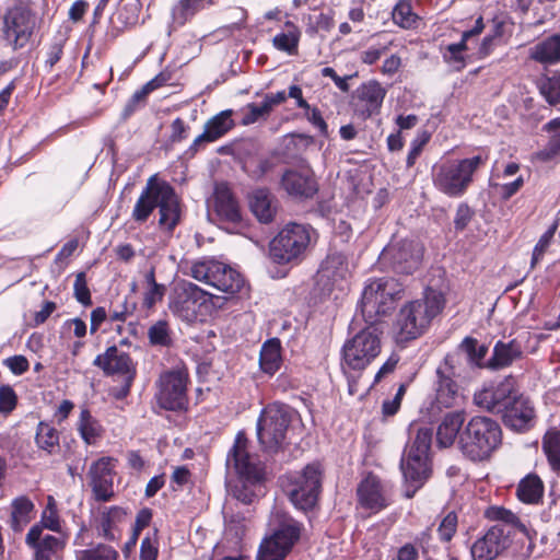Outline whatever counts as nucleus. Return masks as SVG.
<instances>
[{
	"instance_id": "obj_1",
	"label": "nucleus",
	"mask_w": 560,
	"mask_h": 560,
	"mask_svg": "<svg viewBox=\"0 0 560 560\" xmlns=\"http://www.w3.org/2000/svg\"><path fill=\"white\" fill-rule=\"evenodd\" d=\"M487 516L490 520L500 521L501 524L491 526L471 544L472 560H495L511 546L512 536L516 533H521L528 539L525 555L527 557L532 555L535 547V532L530 530L517 515L504 508L493 506L488 510Z\"/></svg>"
},
{
	"instance_id": "obj_2",
	"label": "nucleus",
	"mask_w": 560,
	"mask_h": 560,
	"mask_svg": "<svg viewBox=\"0 0 560 560\" xmlns=\"http://www.w3.org/2000/svg\"><path fill=\"white\" fill-rule=\"evenodd\" d=\"M402 294V283L392 277L369 279L363 288L350 327L357 329L363 323L382 327V318L396 308Z\"/></svg>"
},
{
	"instance_id": "obj_3",
	"label": "nucleus",
	"mask_w": 560,
	"mask_h": 560,
	"mask_svg": "<svg viewBox=\"0 0 560 560\" xmlns=\"http://www.w3.org/2000/svg\"><path fill=\"white\" fill-rule=\"evenodd\" d=\"M445 306V298L439 290L427 288L423 298L402 306L395 323V339L404 343L420 337Z\"/></svg>"
},
{
	"instance_id": "obj_4",
	"label": "nucleus",
	"mask_w": 560,
	"mask_h": 560,
	"mask_svg": "<svg viewBox=\"0 0 560 560\" xmlns=\"http://www.w3.org/2000/svg\"><path fill=\"white\" fill-rule=\"evenodd\" d=\"M247 445L246 434L240 431L226 455L228 470L233 469L240 478L232 488V494L244 504H250L254 501L256 497L254 487L264 479V466L256 455L247 451Z\"/></svg>"
},
{
	"instance_id": "obj_5",
	"label": "nucleus",
	"mask_w": 560,
	"mask_h": 560,
	"mask_svg": "<svg viewBox=\"0 0 560 560\" xmlns=\"http://www.w3.org/2000/svg\"><path fill=\"white\" fill-rule=\"evenodd\" d=\"M409 433L415 436L405 447L400 468L407 483L406 497L412 498L431 475L429 451L433 432L427 425H411Z\"/></svg>"
},
{
	"instance_id": "obj_6",
	"label": "nucleus",
	"mask_w": 560,
	"mask_h": 560,
	"mask_svg": "<svg viewBox=\"0 0 560 560\" xmlns=\"http://www.w3.org/2000/svg\"><path fill=\"white\" fill-rule=\"evenodd\" d=\"M501 442L500 424L492 418L475 416L463 427L458 447L466 458L479 463L488 460Z\"/></svg>"
},
{
	"instance_id": "obj_7",
	"label": "nucleus",
	"mask_w": 560,
	"mask_h": 560,
	"mask_svg": "<svg viewBox=\"0 0 560 560\" xmlns=\"http://www.w3.org/2000/svg\"><path fill=\"white\" fill-rule=\"evenodd\" d=\"M316 241L317 233L311 225L290 222L271 240L270 258L278 265H299Z\"/></svg>"
},
{
	"instance_id": "obj_8",
	"label": "nucleus",
	"mask_w": 560,
	"mask_h": 560,
	"mask_svg": "<svg viewBox=\"0 0 560 560\" xmlns=\"http://www.w3.org/2000/svg\"><path fill=\"white\" fill-rule=\"evenodd\" d=\"M486 160L482 155H475L435 164L432 168V180L435 188L451 198L462 197L471 185L474 174L485 165Z\"/></svg>"
},
{
	"instance_id": "obj_9",
	"label": "nucleus",
	"mask_w": 560,
	"mask_h": 560,
	"mask_svg": "<svg viewBox=\"0 0 560 560\" xmlns=\"http://www.w3.org/2000/svg\"><path fill=\"white\" fill-rule=\"evenodd\" d=\"M349 330L353 336L342 347V369L362 371L381 353L383 328L363 323L357 329L349 326Z\"/></svg>"
},
{
	"instance_id": "obj_10",
	"label": "nucleus",
	"mask_w": 560,
	"mask_h": 560,
	"mask_svg": "<svg viewBox=\"0 0 560 560\" xmlns=\"http://www.w3.org/2000/svg\"><path fill=\"white\" fill-rule=\"evenodd\" d=\"M269 527L271 534L259 546L256 560H283L301 534V524L285 512H272Z\"/></svg>"
},
{
	"instance_id": "obj_11",
	"label": "nucleus",
	"mask_w": 560,
	"mask_h": 560,
	"mask_svg": "<svg viewBox=\"0 0 560 560\" xmlns=\"http://www.w3.org/2000/svg\"><path fill=\"white\" fill-rule=\"evenodd\" d=\"M294 417L295 411L284 404H270L261 410L257 420V436L266 453L276 454L282 450Z\"/></svg>"
},
{
	"instance_id": "obj_12",
	"label": "nucleus",
	"mask_w": 560,
	"mask_h": 560,
	"mask_svg": "<svg viewBox=\"0 0 560 560\" xmlns=\"http://www.w3.org/2000/svg\"><path fill=\"white\" fill-rule=\"evenodd\" d=\"M190 275L194 279L228 294L238 293L245 285V280L237 270L214 259L194 262Z\"/></svg>"
},
{
	"instance_id": "obj_13",
	"label": "nucleus",
	"mask_w": 560,
	"mask_h": 560,
	"mask_svg": "<svg viewBox=\"0 0 560 560\" xmlns=\"http://www.w3.org/2000/svg\"><path fill=\"white\" fill-rule=\"evenodd\" d=\"M289 481L288 493L293 505L303 511L313 509L322 489L319 465H307L301 472L290 475Z\"/></svg>"
},
{
	"instance_id": "obj_14",
	"label": "nucleus",
	"mask_w": 560,
	"mask_h": 560,
	"mask_svg": "<svg viewBox=\"0 0 560 560\" xmlns=\"http://www.w3.org/2000/svg\"><path fill=\"white\" fill-rule=\"evenodd\" d=\"M36 27V16L25 5L7 10L2 19V37L14 50L25 47Z\"/></svg>"
},
{
	"instance_id": "obj_15",
	"label": "nucleus",
	"mask_w": 560,
	"mask_h": 560,
	"mask_svg": "<svg viewBox=\"0 0 560 560\" xmlns=\"http://www.w3.org/2000/svg\"><path fill=\"white\" fill-rule=\"evenodd\" d=\"M188 374L182 370L162 373L158 381L155 394L158 405L170 411H185L188 408Z\"/></svg>"
},
{
	"instance_id": "obj_16",
	"label": "nucleus",
	"mask_w": 560,
	"mask_h": 560,
	"mask_svg": "<svg viewBox=\"0 0 560 560\" xmlns=\"http://www.w3.org/2000/svg\"><path fill=\"white\" fill-rule=\"evenodd\" d=\"M462 358L459 354H447L444 361L436 369V388L433 407L452 408L458 404L460 399L458 385L454 377H460Z\"/></svg>"
},
{
	"instance_id": "obj_17",
	"label": "nucleus",
	"mask_w": 560,
	"mask_h": 560,
	"mask_svg": "<svg viewBox=\"0 0 560 560\" xmlns=\"http://www.w3.org/2000/svg\"><path fill=\"white\" fill-rule=\"evenodd\" d=\"M421 258V246L419 243L409 240L392 242L380 255V261L383 266L402 275H410L416 271Z\"/></svg>"
},
{
	"instance_id": "obj_18",
	"label": "nucleus",
	"mask_w": 560,
	"mask_h": 560,
	"mask_svg": "<svg viewBox=\"0 0 560 560\" xmlns=\"http://www.w3.org/2000/svg\"><path fill=\"white\" fill-rule=\"evenodd\" d=\"M93 364L103 370L106 375H120L124 377V384L116 395L118 398L126 397L131 387V383L136 375V370L130 355L116 346L106 349L102 354H98Z\"/></svg>"
},
{
	"instance_id": "obj_19",
	"label": "nucleus",
	"mask_w": 560,
	"mask_h": 560,
	"mask_svg": "<svg viewBox=\"0 0 560 560\" xmlns=\"http://www.w3.org/2000/svg\"><path fill=\"white\" fill-rule=\"evenodd\" d=\"M516 393L514 380L506 377L500 382H492L476 392L474 402L479 408L501 415Z\"/></svg>"
},
{
	"instance_id": "obj_20",
	"label": "nucleus",
	"mask_w": 560,
	"mask_h": 560,
	"mask_svg": "<svg viewBox=\"0 0 560 560\" xmlns=\"http://www.w3.org/2000/svg\"><path fill=\"white\" fill-rule=\"evenodd\" d=\"M357 495L363 509L377 513L392 504L393 487L377 476L369 474L359 483Z\"/></svg>"
},
{
	"instance_id": "obj_21",
	"label": "nucleus",
	"mask_w": 560,
	"mask_h": 560,
	"mask_svg": "<svg viewBox=\"0 0 560 560\" xmlns=\"http://www.w3.org/2000/svg\"><path fill=\"white\" fill-rule=\"evenodd\" d=\"M205 301L203 290L192 282L184 281L175 288L170 310L184 320H192L197 316V307Z\"/></svg>"
},
{
	"instance_id": "obj_22",
	"label": "nucleus",
	"mask_w": 560,
	"mask_h": 560,
	"mask_svg": "<svg viewBox=\"0 0 560 560\" xmlns=\"http://www.w3.org/2000/svg\"><path fill=\"white\" fill-rule=\"evenodd\" d=\"M114 462L112 457H102L89 469L90 486L96 501L108 502L114 497Z\"/></svg>"
},
{
	"instance_id": "obj_23",
	"label": "nucleus",
	"mask_w": 560,
	"mask_h": 560,
	"mask_svg": "<svg viewBox=\"0 0 560 560\" xmlns=\"http://www.w3.org/2000/svg\"><path fill=\"white\" fill-rule=\"evenodd\" d=\"M284 191L295 199H310L318 190L313 172L308 167L289 168L280 180Z\"/></svg>"
},
{
	"instance_id": "obj_24",
	"label": "nucleus",
	"mask_w": 560,
	"mask_h": 560,
	"mask_svg": "<svg viewBox=\"0 0 560 560\" xmlns=\"http://www.w3.org/2000/svg\"><path fill=\"white\" fill-rule=\"evenodd\" d=\"M159 224L167 231H173L180 220V202L175 189L165 180H159L155 186Z\"/></svg>"
},
{
	"instance_id": "obj_25",
	"label": "nucleus",
	"mask_w": 560,
	"mask_h": 560,
	"mask_svg": "<svg viewBox=\"0 0 560 560\" xmlns=\"http://www.w3.org/2000/svg\"><path fill=\"white\" fill-rule=\"evenodd\" d=\"M26 545L33 549L35 560H54L65 548V540L54 535H43L40 525H33L25 537Z\"/></svg>"
},
{
	"instance_id": "obj_26",
	"label": "nucleus",
	"mask_w": 560,
	"mask_h": 560,
	"mask_svg": "<svg viewBox=\"0 0 560 560\" xmlns=\"http://www.w3.org/2000/svg\"><path fill=\"white\" fill-rule=\"evenodd\" d=\"M511 400L506 409L501 412L504 424L515 431L528 429L535 417L532 402L528 398L520 395L518 392Z\"/></svg>"
},
{
	"instance_id": "obj_27",
	"label": "nucleus",
	"mask_w": 560,
	"mask_h": 560,
	"mask_svg": "<svg viewBox=\"0 0 560 560\" xmlns=\"http://www.w3.org/2000/svg\"><path fill=\"white\" fill-rule=\"evenodd\" d=\"M386 90L377 81H369L361 84L357 90L355 112L364 119L378 113Z\"/></svg>"
},
{
	"instance_id": "obj_28",
	"label": "nucleus",
	"mask_w": 560,
	"mask_h": 560,
	"mask_svg": "<svg viewBox=\"0 0 560 560\" xmlns=\"http://www.w3.org/2000/svg\"><path fill=\"white\" fill-rule=\"evenodd\" d=\"M214 211L224 222L237 223L242 220L238 202L225 184H219L214 188Z\"/></svg>"
},
{
	"instance_id": "obj_29",
	"label": "nucleus",
	"mask_w": 560,
	"mask_h": 560,
	"mask_svg": "<svg viewBox=\"0 0 560 560\" xmlns=\"http://www.w3.org/2000/svg\"><path fill=\"white\" fill-rule=\"evenodd\" d=\"M210 0H178L171 10L170 34L190 22L199 12L211 5Z\"/></svg>"
},
{
	"instance_id": "obj_30",
	"label": "nucleus",
	"mask_w": 560,
	"mask_h": 560,
	"mask_svg": "<svg viewBox=\"0 0 560 560\" xmlns=\"http://www.w3.org/2000/svg\"><path fill=\"white\" fill-rule=\"evenodd\" d=\"M159 184L156 176H151L145 187L142 189L136 205L132 209L131 217L138 223H144L153 210L158 208V198L155 196V186Z\"/></svg>"
},
{
	"instance_id": "obj_31",
	"label": "nucleus",
	"mask_w": 560,
	"mask_h": 560,
	"mask_svg": "<svg viewBox=\"0 0 560 560\" xmlns=\"http://www.w3.org/2000/svg\"><path fill=\"white\" fill-rule=\"evenodd\" d=\"M249 207L254 215L261 223H270L276 215V198L265 188L256 189L249 196Z\"/></svg>"
},
{
	"instance_id": "obj_32",
	"label": "nucleus",
	"mask_w": 560,
	"mask_h": 560,
	"mask_svg": "<svg viewBox=\"0 0 560 560\" xmlns=\"http://www.w3.org/2000/svg\"><path fill=\"white\" fill-rule=\"evenodd\" d=\"M522 355V347L516 340L509 342L498 341L493 347L491 358L486 366L491 370H500L511 365Z\"/></svg>"
},
{
	"instance_id": "obj_33",
	"label": "nucleus",
	"mask_w": 560,
	"mask_h": 560,
	"mask_svg": "<svg viewBox=\"0 0 560 560\" xmlns=\"http://www.w3.org/2000/svg\"><path fill=\"white\" fill-rule=\"evenodd\" d=\"M464 420L463 411H452L444 416L436 430V441L441 447L451 446L456 438L459 439Z\"/></svg>"
},
{
	"instance_id": "obj_34",
	"label": "nucleus",
	"mask_w": 560,
	"mask_h": 560,
	"mask_svg": "<svg viewBox=\"0 0 560 560\" xmlns=\"http://www.w3.org/2000/svg\"><path fill=\"white\" fill-rule=\"evenodd\" d=\"M488 353V347L486 345H479L478 341L472 337H466L458 346L457 350L451 354H459L462 358V373L464 372L465 365L471 368L483 366V359Z\"/></svg>"
},
{
	"instance_id": "obj_35",
	"label": "nucleus",
	"mask_w": 560,
	"mask_h": 560,
	"mask_svg": "<svg viewBox=\"0 0 560 560\" xmlns=\"http://www.w3.org/2000/svg\"><path fill=\"white\" fill-rule=\"evenodd\" d=\"M282 364L281 357V342L278 338L266 340L259 353V368L260 370L272 376L276 374Z\"/></svg>"
},
{
	"instance_id": "obj_36",
	"label": "nucleus",
	"mask_w": 560,
	"mask_h": 560,
	"mask_svg": "<svg viewBox=\"0 0 560 560\" xmlns=\"http://www.w3.org/2000/svg\"><path fill=\"white\" fill-rule=\"evenodd\" d=\"M529 57L539 63L560 61V35L553 34L535 44L529 49Z\"/></svg>"
},
{
	"instance_id": "obj_37",
	"label": "nucleus",
	"mask_w": 560,
	"mask_h": 560,
	"mask_svg": "<svg viewBox=\"0 0 560 560\" xmlns=\"http://www.w3.org/2000/svg\"><path fill=\"white\" fill-rule=\"evenodd\" d=\"M35 505L26 495H20L11 502L10 526L21 532L33 518Z\"/></svg>"
},
{
	"instance_id": "obj_38",
	"label": "nucleus",
	"mask_w": 560,
	"mask_h": 560,
	"mask_svg": "<svg viewBox=\"0 0 560 560\" xmlns=\"http://www.w3.org/2000/svg\"><path fill=\"white\" fill-rule=\"evenodd\" d=\"M35 444L47 455H54L60 447V433L52 424L39 421L35 432Z\"/></svg>"
},
{
	"instance_id": "obj_39",
	"label": "nucleus",
	"mask_w": 560,
	"mask_h": 560,
	"mask_svg": "<svg viewBox=\"0 0 560 560\" xmlns=\"http://www.w3.org/2000/svg\"><path fill=\"white\" fill-rule=\"evenodd\" d=\"M287 31L276 34L272 38L273 47L289 56H295L299 51V43L301 38V32L299 27L288 21L285 23Z\"/></svg>"
},
{
	"instance_id": "obj_40",
	"label": "nucleus",
	"mask_w": 560,
	"mask_h": 560,
	"mask_svg": "<svg viewBox=\"0 0 560 560\" xmlns=\"http://www.w3.org/2000/svg\"><path fill=\"white\" fill-rule=\"evenodd\" d=\"M77 430L81 439L88 445H94L97 440L102 436V425L91 415L90 410L83 408L80 412L79 420L77 422Z\"/></svg>"
},
{
	"instance_id": "obj_41",
	"label": "nucleus",
	"mask_w": 560,
	"mask_h": 560,
	"mask_svg": "<svg viewBox=\"0 0 560 560\" xmlns=\"http://www.w3.org/2000/svg\"><path fill=\"white\" fill-rule=\"evenodd\" d=\"M232 115V109H225L214 115L206 122L203 131L209 137L210 141H217L234 127Z\"/></svg>"
},
{
	"instance_id": "obj_42",
	"label": "nucleus",
	"mask_w": 560,
	"mask_h": 560,
	"mask_svg": "<svg viewBox=\"0 0 560 560\" xmlns=\"http://www.w3.org/2000/svg\"><path fill=\"white\" fill-rule=\"evenodd\" d=\"M516 493L524 503H537L544 494L542 481L537 475L529 474L520 481Z\"/></svg>"
},
{
	"instance_id": "obj_43",
	"label": "nucleus",
	"mask_w": 560,
	"mask_h": 560,
	"mask_svg": "<svg viewBox=\"0 0 560 560\" xmlns=\"http://www.w3.org/2000/svg\"><path fill=\"white\" fill-rule=\"evenodd\" d=\"M149 343L155 348L170 349L175 345L174 331L167 320L160 319L148 329Z\"/></svg>"
},
{
	"instance_id": "obj_44",
	"label": "nucleus",
	"mask_w": 560,
	"mask_h": 560,
	"mask_svg": "<svg viewBox=\"0 0 560 560\" xmlns=\"http://www.w3.org/2000/svg\"><path fill=\"white\" fill-rule=\"evenodd\" d=\"M122 514V510L116 506L110 508L107 512L103 513L97 525L98 535L105 540H116L118 538L116 523Z\"/></svg>"
},
{
	"instance_id": "obj_45",
	"label": "nucleus",
	"mask_w": 560,
	"mask_h": 560,
	"mask_svg": "<svg viewBox=\"0 0 560 560\" xmlns=\"http://www.w3.org/2000/svg\"><path fill=\"white\" fill-rule=\"evenodd\" d=\"M75 560H118V551L108 545L97 544L88 549H80L75 551Z\"/></svg>"
},
{
	"instance_id": "obj_46",
	"label": "nucleus",
	"mask_w": 560,
	"mask_h": 560,
	"mask_svg": "<svg viewBox=\"0 0 560 560\" xmlns=\"http://www.w3.org/2000/svg\"><path fill=\"white\" fill-rule=\"evenodd\" d=\"M542 447L552 469L560 472V431L547 432Z\"/></svg>"
},
{
	"instance_id": "obj_47",
	"label": "nucleus",
	"mask_w": 560,
	"mask_h": 560,
	"mask_svg": "<svg viewBox=\"0 0 560 560\" xmlns=\"http://www.w3.org/2000/svg\"><path fill=\"white\" fill-rule=\"evenodd\" d=\"M548 132L555 133L550 137L546 148L539 153L542 160H550L560 153V117L548 121L545 127Z\"/></svg>"
},
{
	"instance_id": "obj_48",
	"label": "nucleus",
	"mask_w": 560,
	"mask_h": 560,
	"mask_svg": "<svg viewBox=\"0 0 560 560\" xmlns=\"http://www.w3.org/2000/svg\"><path fill=\"white\" fill-rule=\"evenodd\" d=\"M393 21L395 24L405 30L416 27L418 16L412 12L408 2H398L393 10Z\"/></svg>"
},
{
	"instance_id": "obj_49",
	"label": "nucleus",
	"mask_w": 560,
	"mask_h": 560,
	"mask_svg": "<svg viewBox=\"0 0 560 560\" xmlns=\"http://www.w3.org/2000/svg\"><path fill=\"white\" fill-rule=\"evenodd\" d=\"M467 42L462 36L460 42L447 45L442 52L443 60L458 70L463 69L465 67L464 51L468 49Z\"/></svg>"
},
{
	"instance_id": "obj_50",
	"label": "nucleus",
	"mask_w": 560,
	"mask_h": 560,
	"mask_svg": "<svg viewBox=\"0 0 560 560\" xmlns=\"http://www.w3.org/2000/svg\"><path fill=\"white\" fill-rule=\"evenodd\" d=\"M541 95L550 105L560 103V72L545 78L539 85Z\"/></svg>"
},
{
	"instance_id": "obj_51",
	"label": "nucleus",
	"mask_w": 560,
	"mask_h": 560,
	"mask_svg": "<svg viewBox=\"0 0 560 560\" xmlns=\"http://www.w3.org/2000/svg\"><path fill=\"white\" fill-rule=\"evenodd\" d=\"M66 39L62 37L55 38L46 48L44 69L47 72H51L57 62L60 61L63 56Z\"/></svg>"
},
{
	"instance_id": "obj_52",
	"label": "nucleus",
	"mask_w": 560,
	"mask_h": 560,
	"mask_svg": "<svg viewBox=\"0 0 560 560\" xmlns=\"http://www.w3.org/2000/svg\"><path fill=\"white\" fill-rule=\"evenodd\" d=\"M269 116V112L266 106L257 103H249L242 108L241 124L243 126H249L257 122L260 119H266Z\"/></svg>"
},
{
	"instance_id": "obj_53",
	"label": "nucleus",
	"mask_w": 560,
	"mask_h": 560,
	"mask_svg": "<svg viewBox=\"0 0 560 560\" xmlns=\"http://www.w3.org/2000/svg\"><path fill=\"white\" fill-rule=\"evenodd\" d=\"M431 138L430 132L427 130L419 131L416 136V138L411 141L409 152L406 160L407 167H412L418 158L420 156L423 148L429 142Z\"/></svg>"
},
{
	"instance_id": "obj_54",
	"label": "nucleus",
	"mask_w": 560,
	"mask_h": 560,
	"mask_svg": "<svg viewBox=\"0 0 560 560\" xmlns=\"http://www.w3.org/2000/svg\"><path fill=\"white\" fill-rule=\"evenodd\" d=\"M458 518L455 512H448L438 527L439 538L443 542H450L457 530Z\"/></svg>"
},
{
	"instance_id": "obj_55",
	"label": "nucleus",
	"mask_w": 560,
	"mask_h": 560,
	"mask_svg": "<svg viewBox=\"0 0 560 560\" xmlns=\"http://www.w3.org/2000/svg\"><path fill=\"white\" fill-rule=\"evenodd\" d=\"M74 298L84 306L92 304L91 292L88 288L85 272H79L73 283Z\"/></svg>"
},
{
	"instance_id": "obj_56",
	"label": "nucleus",
	"mask_w": 560,
	"mask_h": 560,
	"mask_svg": "<svg viewBox=\"0 0 560 560\" xmlns=\"http://www.w3.org/2000/svg\"><path fill=\"white\" fill-rule=\"evenodd\" d=\"M148 95L149 93L143 86L140 90H137L126 103L121 113V118L126 120L141 108L144 105Z\"/></svg>"
},
{
	"instance_id": "obj_57",
	"label": "nucleus",
	"mask_w": 560,
	"mask_h": 560,
	"mask_svg": "<svg viewBox=\"0 0 560 560\" xmlns=\"http://www.w3.org/2000/svg\"><path fill=\"white\" fill-rule=\"evenodd\" d=\"M18 404V396L14 389L9 385L0 386V413H11Z\"/></svg>"
},
{
	"instance_id": "obj_58",
	"label": "nucleus",
	"mask_w": 560,
	"mask_h": 560,
	"mask_svg": "<svg viewBox=\"0 0 560 560\" xmlns=\"http://www.w3.org/2000/svg\"><path fill=\"white\" fill-rule=\"evenodd\" d=\"M334 25H335V21H334L332 12L331 11L320 12L319 14H317L314 18L313 24H311L307 27V33L314 34L319 30L329 32L334 27Z\"/></svg>"
},
{
	"instance_id": "obj_59",
	"label": "nucleus",
	"mask_w": 560,
	"mask_h": 560,
	"mask_svg": "<svg viewBox=\"0 0 560 560\" xmlns=\"http://www.w3.org/2000/svg\"><path fill=\"white\" fill-rule=\"evenodd\" d=\"M406 393V385L401 384L393 399L384 400L382 405L383 415L386 417L394 416L400 408L401 399Z\"/></svg>"
},
{
	"instance_id": "obj_60",
	"label": "nucleus",
	"mask_w": 560,
	"mask_h": 560,
	"mask_svg": "<svg viewBox=\"0 0 560 560\" xmlns=\"http://www.w3.org/2000/svg\"><path fill=\"white\" fill-rule=\"evenodd\" d=\"M43 528H47L52 532H60V518L57 510L45 509L40 516L39 524Z\"/></svg>"
},
{
	"instance_id": "obj_61",
	"label": "nucleus",
	"mask_w": 560,
	"mask_h": 560,
	"mask_svg": "<svg viewBox=\"0 0 560 560\" xmlns=\"http://www.w3.org/2000/svg\"><path fill=\"white\" fill-rule=\"evenodd\" d=\"M3 364L14 374V375H22L24 374L28 368L30 363L24 355H13L10 358H7L3 361Z\"/></svg>"
},
{
	"instance_id": "obj_62",
	"label": "nucleus",
	"mask_w": 560,
	"mask_h": 560,
	"mask_svg": "<svg viewBox=\"0 0 560 560\" xmlns=\"http://www.w3.org/2000/svg\"><path fill=\"white\" fill-rule=\"evenodd\" d=\"M472 218V211L466 203H460L456 210L454 218V226L456 230H464Z\"/></svg>"
},
{
	"instance_id": "obj_63",
	"label": "nucleus",
	"mask_w": 560,
	"mask_h": 560,
	"mask_svg": "<svg viewBox=\"0 0 560 560\" xmlns=\"http://www.w3.org/2000/svg\"><path fill=\"white\" fill-rule=\"evenodd\" d=\"M399 359L400 358L397 353H392L376 372L374 376V383H378L382 378L393 373L399 362Z\"/></svg>"
},
{
	"instance_id": "obj_64",
	"label": "nucleus",
	"mask_w": 560,
	"mask_h": 560,
	"mask_svg": "<svg viewBox=\"0 0 560 560\" xmlns=\"http://www.w3.org/2000/svg\"><path fill=\"white\" fill-rule=\"evenodd\" d=\"M158 548L154 541L147 537L142 539L140 545V560H156Z\"/></svg>"
}]
</instances>
